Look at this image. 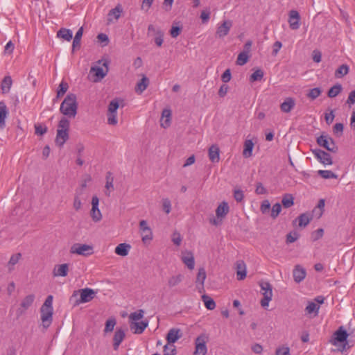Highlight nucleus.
<instances>
[{"label":"nucleus","mask_w":355,"mask_h":355,"mask_svg":"<svg viewBox=\"0 0 355 355\" xmlns=\"http://www.w3.org/2000/svg\"><path fill=\"white\" fill-rule=\"evenodd\" d=\"M78 103L76 95L68 94L60 105V112L68 118H75L77 114Z\"/></svg>","instance_id":"1"},{"label":"nucleus","mask_w":355,"mask_h":355,"mask_svg":"<svg viewBox=\"0 0 355 355\" xmlns=\"http://www.w3.org/2000/svg\"><path fill=\"white\" fill-rule=\"evenodd\" d=\"M40 318L42 320V326L44 329H47L51 324L53 321V296L49 295L42 306L40 308Z\"/></svg>","instance_id":"2"},{"label":"nucleus","mask_w":355,"mask_h":355,"mask_svg":"<svg viewBox=\"0 0 355 355\" xmlns=\"http://www.w3.org/2000/svg\"><path fill=\"white\" fill-rule=\"evenodd\" d=\"M96 292L89 288H85L75 291L70 297V301L73 302V306L92 301L96 296Z\"/></svg>","instance_id":"3"},{"label":"nucleus","mask_w":355,"mask_h":355,"mask_svg":"<svg viewBox=\"0 0 355 355\" xmlns=\"http://www.w3.org/2000/svg\"><path fill=\"white\" fill-rule=\"evenodd\" d=\"M69 121L65 117H62L59 121L55 143L60 147H62L69 139Z\"/></svg>","instance_id":"4"},{"label":"nucleus","mask_w":355,"mask_h":355,"mask_svg":"<svg viewBox=\"0 0 355 355\" xmlns=\"http://www.w3.org/2000/svg\"><path fill=\"white\" fill-rule=\"evenodd\" d=\"M230 211L228 203L222 202L216 209V218H210L209 222L215 226L220 225Z\"/></svg>","instance_id":"5"},{"label":"nucleus","mask_w":355,"mask_h":355,"mask_svg":"<svg viewBox=\"0 0 355 355\" xmlns=\"http://www.w3.org/2000/svg\"><path fill=\"white\" fill-rule=\"evenodd\" d=\"M317 144L331 153H336L338 150V148L334 142V140L328 135L322 133L317 138Z\"/></svg>","instance_id":"6"},{"label":"nucleus","mask_w":355,"mask_h":355,"mask_svg":"<svg viewBox=\"0 0 355 355\" xmlns=\"http://www.w3.org/2000/svg\"><path fill=\"white\" fill-rule=\"evenodd\" d=\"M209 336L205 334L199 335L195 340V351L193 355H206L207 352V343Z\"/></svg>","instance_id":"7"},{"label":"nucleus","mask_w":355,"mask_h":355,"mask_svg":"<svg viewBox=\"0 0 355 355\" xmlns=\"http://www.w3.org/2000/svg\"><path fill=\"white\" fill-rule=\"evenodd\" d=\"M260 286L263 291L262 295H263V299L261 300V305L263 307H266L272 297V287L268 282H261Z\"/></svg>","instance_id":"8"},{"label":"nucleus","mask_w":355,"mask_h":355,"mask_svg":"<svg viewBox=\"0 0 355 355\" xmlns=\"http://www.w3.org/2000/svg\"><path fill=\"white\" fill-rule=\"evenodd\" d=\"M347 337L348 334L347 331L343 327H340L334 333V338L332 343L334 345H338L339 343H343L342 348L340 349V351L343 352L346 348V345H347Z\"/></svg>","instance_id":"9"},{"label":"nucleus","mask_w":355,"mask_h":355,"mask_svg":"<svg viewBox=\"0 0 355 355\" xmlns=\"http://www.w3.org/2000/svg\"><path fill=\"white\" fill-rule=\"evenodd\" d=\"M70 253L89 256L93 254V248L87 244L75 243L71 247Z\"/></svg>","instance_id":"10"},{"label":"nucleus","mask_w":355,"mask_h":355,"mask_svg":"<svg viewBox=\"0 0 355 355\" xmlns=\"http://www.w3.org/2000/svg\"><path fill=\"white\" fill-rule=\"evenodd\" d=\"M35 295L30 294L26 295L21 302L19 307L17 310V315L19 317L24 315L26 311L32 306L35 301Z\"/></svg>","instance_id":"11"},{"label":"nucleus","mask_w":355,"mask_h":355,"mask_svg":"<svg viewBox=\"0 0 355 355\" xmlns=\"http://www.w3.org/2000/svg\"><path fill=\"white\" fill-rule=\"evenodd\" d=\"M311 151L322 164L324 165H331L333 164L331 156L328 153L319 148L313 149Z\"/></svg>","instance_id":"12"},{"label":"nucleus","mask_w":355,"mask_h":355,"mask_svg":"<svg viewBox=\"0 0 355 355\" xmlns=\"http://www.w3.org/2000/svg\"><path fill=\"white\" fill-rule=\"evenodd\" d=\"M232 26V21L231 20H224L218 26L216 31V37L218 38H223L229 34Z\"/></svg>","instance_id":"13"},{"label":"nucleus","mask_w":355,"mask_h":355,"mask_svg":"<svg viewBox=\"0 0 355 355\" xmlns=\"http://www.w3.org/2000/svg\"><path fill=\"white\" fill-rule=\"evenodd\" d=\"M139 228L142 234V241L146 242L150 241L153 239V233L150 227L148 225L146 220H142L139 222Z\"/></svg>","instance_id":"14"},{"label":"nucleus","mask_w":355,"mask_h":355,"mask_svg":"<svg viewBox=\"0 0 355 355\" xmlns=\"http://www.w3.org/2000/svg\"><path fill=\"white\" fill-rule=\"evenodd\" d=\"M300 15L295 10H292L288 14V24L292 30H297L300 28Z\"/></svg>","instance_id":"15"},{"label":"nucleus","mask_w":355,"mask_h":355,"mask_svg":"<svg viewBox=\"0 0 355 355\" xmlns=\"http://www.w3.org/2000/svg\"><path fill=\"white\" fill-rule=\"evenodd\" d=\"M181 259L189 270H193L195 266V259L193 253L190 251H185L182 253Z\"/></svg>","instance_id":"16"},{"label":"nucleus","mask_w":355,"mask_h":355,"mask_svg":"<svg viewBox=\"0 0 355 355\" xmlns=\"http://www.w3.org/2000/svg\"><path fill=\"white\" fill-rule=\"evenodd\" d=\"M306 275V270L300 265H296L293 271L294 281L296 283L302 282Z\"/></svg>","instance_id":"17"},{"label":"nucleus","mask_w":355,"mask_h":355,"mask_svg":"<svg viewBox=\"0 0 355 355\" xmlns=\"http://www.w3.org/2000/svg\"><path fill=\"white\" fill-rule=\"evenodd\" d=\"M148 325V321L130 322V327L134 334H141L144 332Z\"/></svg>","instance_id":"18"},{"label":"nucleus","mask_w":355,"mask_h":355,"mask_svg":"<svg viewBox=\"0 0 355 355\" xmlns=\"http://www.w3.org/2000/svg\"><path fill=\"white\" fill-rule=\"evenodd\" d=\"M125 336V331L121 329H117L114 333L113 338V347L114 350H117L120 344L124 340Z\"/></svg>","instance_id":"19"},{"label":"nucleus","mask_w":355,"mask_h":355,"mask_svg":"<svg viewBox=\"0 0 355 355\" xmlns=\"http://www.w3.org/2000/svg\"><path fill=\"white\" fill-rule=\"evenodd\" d=\"M182 337V333L180 329L173 328L171 329L166 336L167 342L171 343H175L179 338Z\"/></svg>","instance_id":"20"},{"label":"nucleus","mask_w":355,"mask_h":355,"mask_svg":"<svg viewBox=\"0 0 355 355\" xmlns=\"http://www.w3.org/2000/svg\"><path fill=\"white\" fill-rule=\"evenodd\" d=\"M68 271L69 265L67 263L56 265L53 270V275L54 277H66Z\"/></svg>","instance_id":"21"},{"label":"nucleus","mask_w":355,"mask_h":355,"mask_svg":"<svg viewBox=\"0 0 355 355\" xmlns=\"http://www.w3.org/2000/svg\"><path fill=\"white\" fill-rule=\"evenodd\" d=\"M236 277L238 280H243L246 277V265L243 261H238L236 263Z\"/></svg>","instance_id":"22"},{"label":"nucleus","mask_w":355,"mask_h":355,"mask_svg":"<svg viewBox=\"0 0 355 355\" xmlns=\"http://www.w3.org/2000/svg\"><path fill=\"white\" fill-rule=\"evenodd\" d=\"M210 161L213 163L218 162L220 159V149L216 145L210 146L208 150Z\"/></svg>","instance_id":"23"},{"label":"nucleus","mask_w":355,"mask_h":355,"mask_svg":"<svg viewBox=\"0 0 355 355\" xmlns=\"http://www.w3.org/2000/svg\"><path fill=\"white\" fill-rule=\"evenodd\" d=\"M254 144L251 139H246L244 142L243 155L245 158L250 157L252 155V150Z\"/></svg>","instance_id":"24"},{"label":"nucleus","mask_w":355,"mask_h":355,"mask_svg":"<svg viewBox=\"0 0 355 355\" xmlns=\"http://www.w3.org/2000/svg\"><path fill=\"white\" fill-rule=\"evenodd\" d=\"M105 179H106V183H105V187L106 190L105 191V193L107 196L109 197L110 196L111 191H112L114 190V184H113L114 178L112 177L111 172L108 171L106 173Z\"/></svg>","instance_id":"25"},{"label":"nucleus","mask_w":355,"mask_h":355,"mask_svg":"<svg viewBox=\"0 0 355 355\" xmlns=\"http://www.w3.org/2000/svg\"><path fill=\"white\" fill-rule=\"evenodd\" d=\"M149 83V79L146 76H143V78L136 85L135 92L141 94L148 87Z\"/></svg>","instance_id":"26"},{"label":"nucleus","mask_w":355,"mask_h":355,"mask_svg":"<svg viewBox=\"0 0 355 355\" xmlns=\"http://www.w3.org/2000/svg\"><path fill=\"white\" fill-rule=\"evenodd\" d=\"M130 248L131 246L129 244L125 243H120L115 248L114 252L118 255L125 257L128 254Z\"/></svg>","instance_id":"27"},{"label":"nucleus","mask_w":355,"mask_h":355,"mask_svg":"<svg viewBox=\"0 0 355 355\" xmlns=\"http://www.w3.org/2000/svg\"><path fill=\"white\" fill-rule=\"evenodd\" d=\"M123 12L122 6L120 4H118L114 8L110 10L108 12V19L107 21L109 22L112 21V17H114L116 20H118L121 16V12Z\"/></svg>","instance_id":"28"},{"label":"nucleus","mask_w":355,"mask_h":355,"mask_svg":"<svg viewBox=\"0 0 355 355\" xmlns=\"http://www.w3.org/2000/svg\"><path fill=\"white\" fill-rule=\"evenodd\" d=\"M184 276L182 274H178L170 277L168 279L167 285L168 288H172L179 285L183 280Z\"/></svg>","instance_id":"29"},{"label":"nucleus","mask_w":355,"mask_h":355,"mask_svg":"<svg viewBox=\"0 0 355 355\" xmlns=\"http://www.w3.org/2000/svg\"><path fill=\"white\" fill-rule=\"evenodd\" d=\"M107 68L104 71L103 69L100 67H92L90 69V73L94 72V76L96 77V79L94 80L95 82L103 79L107 75Z\"/></svg>","instance_id":"30"},{"label":"nucleus","mask_w":355,"mask_h":355,"mask_svg":"<svg viewBox=\"0 0 355 355\" xmlns=\"http://www.w3.org/2000/svg\"><path fill=\"white\" fill-rule=\"evenodd\" d=\"M83 33V28L80 27L76 32L72 43V51L80 48V40Z\"/></svg>","instance_id":"31"},{"label":"nucleus","mask_w":355,"mask_h":355,"mask_svg":"<svg viewBox=\"0 0 355 355\" xmlns=\"http://www.w3.org/2000/svg\"><path fill=\"white\" fill-rule=\"evenodd\" d=\"M295 103V101L292 98H287L282 104H281V110L282 112L288 113L291 111V110L294 107Z\"/></svg>","instance_id":"32"},{"label":"nucleus","mask_w":355,"mask_h":355,"mask_svg":"<svg viewBox=\"0 0 355 355\" xmlns=\"http://www.w3.org/2000/svg\"><path fill=\"white\" fill-rule=\"evenodd\" d=\"M12 84V78L10 76H7L3 78L1 81V88L3 94H7L10 92Z\"/></svg>","instance_id":"33"},{"label":"nucleus","mask_w":355,"mask_h":355,"mask_svg":"<svg viewBox=\"0 0 355 355\" xmlns=\"http://www.w3.org/2000/svg\"><path fill=\"white\" fill-rule=\"evenodd\" d=\"M57 36L67 41H70L73 37V33L71 30L62 28L58 31Z\"/></svg>","instance_id":"34"},{"label":"nucleus","mask_w":355,"mask_h":355,"mask_svg":"<svg viewBox=\"0 0 355 355\" xmlns=\"http://www.w3.org/2000/svg\"><path fill=\"white\" fill-rule=\"evenodd\" d=\"M297 220L299 221V226L300 227H306L309 223L310 221L312 220V216H311L309 214L307 213H304V214H300L298 218H297Z\"/></svg>","instance_id":"35"},{"label":"nucleus","mask_w":355,"mask_h":355,"mask_svg":"<svg viewBox=\"0 0 355 355\" xmlns=\"http://www.w3.org/2000/svg\"><path fill=\"white\" fill-rule=\"evenodd\" d=\"M8 114V109L4 102H0V127L5 125V119Z\"/></svg>","instance_id":"36"},{"label":"nucleus","mask_w":355,"mask_h":355,"mask_svg":"<svg viewBox=\"0 0 355 355\" xmlns=\"http://www.w3.org/2000/svg\"><path fill=\"white\" fill-rule=\"evenodd\" d=\"M282 204L284 208H290L294 205V198L290 193H286L282 199Z\"/></svg>","instance_id":"37"},{"label":"nucleus","mask_w":355,"mask_h":355,"mask_svg":"<svg viewBox=\"0 0 355 355\" xmlns=\"http://www.w3.org/2000/svg\"><path fill=\"white\" fill-rule=\"evenodd\" d=\"M342 85L339 83H337L329 89L327 92V96L329 98H334L337 96L342 92Z\"/></svg>","instance_id":"38"},{"label":"nucleus","mask_w":355,"mask_h":355,"mask_svg":"<svg viewBox=\"0 0 355 355\" xmlns=\"http://www.w3.org/2000/svg\"><path fill=\"white\" fill-rule=\"evenodd\" d=\"M202 301L205 303V307L209 310H214L216 308V303L214 300L209 296L203 295L202 296Z\"/></svg>","instance_id":"39"},{"label":"nucleus","mask_w":355,"mask_h":355,"mask_svg":"<svg viewBox=\"0 0 355 355\" xmlns=\"http://www.w3.org/2000/svg\"><path fill=\"white\" fill-rule=\"evenodd\" d=\"M349 72V67L347 64L340 65L335 71V77L337 78H343Z\"/></svg>","instance_id":"40"},{"label":"nucleus","mask_w":355,"mask_h":355,"mask_svg":"<svg viewBox=\"0 0 355 355\" xmlns=\"http://www.w3.org/2000/svg\"><path fill=\"white\" fill-rule=\"evenodd\" d=\"M319 309L320 306L318 304H315L314 302H309L305 311L309 314L314 313L315 315H317L318 314Z\"/></svg>","instance_id":"41"},{"label":"nucleus","mask_w":355,"mask_h":355,"mask_svg":"<svg viewBox=\"0 0 355 355\" xmlns=\"http://www.w3.org/2000/svg\"><path fill=\"white\" fill-rule=\"evenodd\" d=\"M207 275L204 268L198 269V272L196 277V283L200 284L202 287L204 286V282L206 279Z\"/></svg>","instance_id":"42"},{"label":"nucleus","mask_w":355,"mask_h":355,"mask_svg":"<svg viewBox=\"0 0 355 355\" xmlns=\"http://www.w3.org/2000/svg\"><path fill=\"white\" fill-rule=\"evenodd\" d=\"M318 175L324 179H336L338 175L332 172L331 171L328 170H319L318 171Z\"/></svg>","instance_id":"43"},{"label":"nucleus","mask_w":355,"mask_h":355,"mask_svg":"<svg viewBox=\"0 0 355 355\" xmlns=\"http://www.w3.org/2000/svg\"><path fill=\"white\" fill-rule=\"evenodd\" d=\"M171 115V112L170 110L165 109L162 111V117L166 118L164 122L161 123L162 126L164 128H168L170 125V118Z\"/></svg>","instance_id":"44"},{"label":"nucleus","mask_w":355,"mask_h":355,"mask_svg":"<svg viewBox=\"0 0 355 355\" xmlns=\"http://www.w3.org/2000/svg\"><path fill=\"white\" fill-rule=\"evenodd\" d=\"M249 60V55L247 54V52H241L237 57L236 59V64L243 66L248 62Z\"/></svg>","instance_id":"45"},{"label":"nucleus","mask_w":355,"mask_h":355,"mask_svg":"<svg viewBox=\"0 0 355 355\" xmlns=\"http://www.w3.org/2000/svg\"><path fill=\"white\" fill-rule=\"evenodd\" d=\"M90 215L94 222H99L102 219V214L98 207L92 208Z\"/></svg>","instance_id":"46"},{"label":"nucleus","mask_w":355,"mask_h":355,"mask_svg":"<svg viewBox=\"0 0 355 355\" xmlns=\"http://www.w3.org/2000/svg\"><path fill=\"white\" fill-rule=\"evenodd\" d=\"M69 85L68 83L64 81H62L59 85V88L57 91L56 98H59L62 96L68 90Z\"/></svg>","instance_id":"47"},{"label":"nucleus","mask_w":355,"mask_h":355,"mask_svg":"<svg viewBox=\"0 0 355 355\" xmlns=\"http://www.w3.org/2000/svg\"><path fill=\"white\" fill-rule=\"evenodd\" d=\"M144 311L142 309H139L137 311L131 313L129 315L130 322H137V320L143 318Z\"/></svg>","instance_id":"48"},{"label":"nucleus","mask_w":355,"mask_h":355,"mask_svg":"<svg viewBox=\"0 0 355 355\" xmlns=\"http://www.w3.org/2000/svg\"><path fill=\"white\" fill-rule=\"evenodd\" d=\"M164 355H176V347L173 345V343L169 344L168 343V344L164 347Z\"/></svg>","instance_id":"49"},{"label":"nucleus","mask_w":355,"mask_h":355,"mask_svg":"<svg viewBox=\"0 0 355 355\" xmlns=\"http://www.w3.org/2000/svg\"><path fill=\"white\" fill-rule=\"evenodd\" d=\"M263 77V72L261 69H258L255 71H254L250 77V82H254L261 80Z\"/></svg>","instance_id":"50"},{"label":"nucleus","mask_w":355,"mask_h":355,"mask_svg":"<svg viewBox=\"0 0 355 355\" xmlns=\"http://www.w3.org/2000/svg\"><path fill=\"white\" fill-rule=\"evenodd\" d=\"M116 320L114 318L108 319L105 322V327L104 329V332H112L114 330V326L116 325Z\"/></svg>","instance_id":"51"},{"label":"nucleus","mask_w":355,"mask_h":355,"mask_svg":"<svg viewBox=\"0 0 355 355\" xmlns=\"http://www.w3.org/2000/svg\"><path fill=\"white\" fill-rule=\"evenodd\" d=\"M322 93V89L320 87H315L309 90L307 94V97L311 100L317 98Z\"/></svg>","instance_id":"52"},{"label":"nucleus","mask_w":355,"mask_h":355,"mask_svg":"<svg viewBox=\"0 0 355 355\" xmlns=\"http://www.w3.org/2000/svg\"><path fill=\"white\" fill-rule=\"evenodd\" d=\"M164 32L162 30H157L155 37V42L157 46H161L162 45L164 42Z\"/></svg>","instance_id":"53"},{"label":"nucleus","mask_w":355,"mask_h":355,"mask_svg":"<svg viewBox=\"0 0 355 355\" xmlns=\"http://www.w3.org/2000/svg\"><path fill=\"white\" fill-rule=\"evenodd\" d=\"M282 211V205L277 202L275 205H273L271 210V217L272 218H276L278 215L280 214Z\"/></svg>","instance_id":"54"},{"label":"nucleus","mask_w":355,"mask_h":355,"mask_svg":"<svg viewBox=\"0 0 355 355\" xmlns=\"http://www.w3.org/2000/svg\"><path fill=\"white\" fill-rule=\"evenodd\" d=\"M21 257V254L17 253L11 256L9 262H8V268L9 270H12V266H15Z\"/></svg>","instance_id":"55"},{"label":"nucleus","mask_w":355,"mask_h":355,"mask_svg":"<svg viewBox=\"0 0 355 355\" xmlns=\"http://www.w3.org/2000/svg\"><path fill=\"white\" fill-rule=\"evenodd\" d=\"M344 126L341 123H337L334 125L333 128L334 134L338 137H340L343 135Z\"/></svg>","instance_id":"56"},{"label":"nucleus","mask_w":355,"mask_h":355,"mask_svg":"<svg viewBox=\"0 0 355 355\" xmlns=\"http://www.w3.org/2000/svg\"><path fill=\"white\" fill-rule=\"evenodd\" d=\"M119 105L117 99L112 100L108 105V112L116 113Z\"/></svg>","instance_id":"57"},{"label":"nucleus","mask_w":355,"mask_h":355,"mask_svg":"<svg viewBox=\"0 0 355 355\" xmlns=\"http://www.w3.org/2000/svg\"><path fill=\"white\" fill-rule=\"evenodd\" d=\"M35 130L36 135H43L47 132V127L41 124H35Z\"/></svg>","instance_id":"58"},{"label":"nucleus","mask_w":355,"mask_h":355,"mask_svg":"<svg viewBox=\"0 0 355 355\" xmlns=\"http://www.w3.org/2000/svg\"><path fill=\"white\" fill-rule=\"evenodd\" d=\"M162 207L166 214H169L171 210V202L168 198L162 199Z\"/></svg>","instance_id":"59"},{"label":"nucleus","mask_w":355,"mask_h":355,"mask_svg":"<svg viewBox=\"0 0 355 355\" xmlns=\"http://www.w3.org/2000/svg\"><path fill=\"white\" fill-rule=\"evenodd\" d=\"M182 239V236L178 232L175 231L173 233L172 241L175 245L179 246L181 244Z\"/></svg>","instance_id":"60"},{"label":"nucleus","mask_w":355,"mask_h":355,"mask_svg":"<svg viewBox=\"0 0 355 355\" xmlns=\"http://www.w3.org/2000/svg\"><path fill=\"white\" fill-rule=\"evenodd\" d=\"M117 118H116V113H112L108 112L107 113V123L110 125H116L117 124Z\"/></svg>","instance_id":"61"},{"label":"nucleus","mask_w":355,"mask_h":355,"mask_svg":"<svg viewBox=\"0 0 355 355\" xmlns=\"http://www.w3.org/2000/svg\"><path fill=\"white\" fill-rule=\"evenodd\" d=\"M298 238H299V234L297 232H290L289 234H288L286 235V243H293L295 241H297Z\"/></svg>","instance_id":"62"},{"label":"nucleus","mask_w":355,"mask_h":355,"mask_svg":"<svg viewBox=\"0 0 355 355\" xmlns=\"http://www.w3.org/2000/svg\"><path fill=\"white\" fill-rule=\"evenodd\" d=\"M276 355H290V349L288 347L282 346L276 349Z\"/></svg>","instance_id":"63"},{"label":"nucleus","mask_w":355,"mask_h":355,"mask_svg":"<svg viewBox=\"0 0 355 355\" xmlns=\"http://www.w3.org/2000/svg\"><path fill=\"white\" fill-rule=\"evenodd\" d=\"M270 204L268 200H265L261 202L260 210L263 214L269 212Z\"/></svg>","instance_id":"64"}]
</instances>
